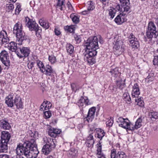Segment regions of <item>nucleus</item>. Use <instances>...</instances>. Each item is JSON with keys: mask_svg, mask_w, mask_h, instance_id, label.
Listing matches in <instances>:
<instances>
[{"mask_svg": "<svg viewBox=\"0 0 158 158\" xmlns=\"http://www.w3.org/2000/svg\"><path fill=\"white\" fill-rule=\"evenodd\" d=\"M45 22H46L45 21L42 19H40L39 21V23L40 24V25L42 27L43 26V25H44V24Z\"/></svg>", "mask_w": 158, "mask_h": 158, "instance_id": "e2e57ef3", "label": "nucleus"}, {"mask_svg": "<svg viewBox=\"0 0 158 158\" xmlns=\"http://www.w3.org/2000/svg\"><path fill=\"white\" fill-rule=\"evenodd\" d=\"M153 79V77H151L148 76L145 78V82L148 84H150L152 83Z\"/></svg>", "mask_w": 158, "mask_h": 158, "instance_id": "a18cd8bd", "label": "nucleus"}, {"mask_svg": "<svg viewBox=\"0 0 158 158\" xmlns=\"http://www.w3.org/2000/svg\"><path fill=\"white\" fill-rule=\"evenodd\" d=\"M129 121L127 119H124L122 117L119 118L117 122L119 123V126L123 128L131 130L130 125L131 123L129 122Z\"/></svg>", "mask_w": 158, "mask_h": 158, "instance_id": "1a4fd4ad", "label": "nucleus"}, {"mask_svg": "<svg viewBox=\"0 0 158 158\" xmlns=\"http://www.w3.org/2000/svg\"><path fill=\"white\" fill-rule=\"evenodd\" d=\"M10 138V134L7 131H4L2 132L1 140H0V152H6L8 149L7 143Z\"/></svg>", "mask_w": 158, "mask_h": 158, "instance_id": "7ed1b4c3", "label": "nucleus"}, {"mask_svg": "<svg viewBox=\"0 0 158 158\" xmlns=\"http://www.w3.org/2000/svg\"><path fill=\"white\" fill-rule=\"evenodd\" d=\"M93 129H90L89 131V134L87 138L86 141L87 146L88 147H92L94 143L93 135H92Z\"/></svg>", "mask_w": 158, "mask_h": 158, "instance_id": "2eb2a0df", "label": "nucleus"}, {"mask_svg": "<svg viewBox=\"0 0 158 158\" xmlns=\"http://www.w3.org/2000/svg\"><path fill=\"white\" fill-rule=\"evenodd\" d=\"M109 15L110 16V18L112 19L114 18L116 12L113 7H111L109 10Z\"/></svg>", "mask_w": 158, "mask_h": 158, "instance_id": "c9c22d12", "label": "nucleus"}, {"mask_svg": "<svg viewBox=\"0 0 158 158\" xmlns=\"http://www.w3.org/2000/svg\"><path fill=\"white\" fill-rule=\"evenodd\" d=\"M140 94V92L138 85L135 83L134 84L132 87L131 95L133 98L138 97Z\"/></svg>", "mask_w": 158, "mask_h": 158, "instance_id": "412c9836", "label": "nucleus"}, {"mask_svg": "<svg viewBox=\"0 0 158 158\" xmlns=\"http://www.w3.org/2000/svg\"><path fill=\"white\" fill-rule=\"evenodd\" d=\"M55 34L57 35H60V32L59 30L56 28H55L54 31Z\"/></svg>", "mask_w": 158, "mask_h": 158, "instance_id": "0e129e2a", "label": "nucleus"}, {"mask_svg": "<svg viewBox=\"0 0 158 158\" xmlns=\"http://www.w3.org/2000/svg\"><path fill=\"white\" fill-rule=\"evenodd\" d=\"M136 40H129V42L131 44V46L133 48H137L139 47V43Z\"/></svg>", "mask_w": 158, "mask_h": 158, "instance_id": "2f4dec72", "label": "nucleus"}, {"mask_svg": "<svg viewBox=\"0 0 158 158\" xmlns=\"http://www.w3.org/2000/svg\"><path fill=\"white\" fill-rule=\"evenodd\" d=\"M116 85L117 88L121 89H122L125 86V83L120 81H117Z\"/></svg>", "mask_w": 158, "mask_h": 158, "instance_id": "58836bf2", "label": "nucleus"}, {"mask_svg": "<svg viewBox=\"0 0 158 158\" xmlns=\"http://www.w3.org/2000/svg\"><path fill=\"white\" fill-rule=\"evenodd\" d=\"M22 29V24L20 22L17 23L13 28V33L16 35V41L19 42L18 44L20 45L25 41L29 43V38Z\"/></svg>", "mask_w": 158, "mask_h": 158, "instance_id": "f03ea898", "label": "nucleus"}, {"mask_svg": "<svg viewBox=\"0 0 158 158\" xmlns=\"http://www.w3.org/2000/svg\"><path fill=\"white\" fill-rule=\"evenodd\" d=\"M137 104L141 107H142L143 106L144 104L143 101L142 100L140 101H139L138 103H137Z\"/></svg>", "mask_w": 158, "mask_h": 158, "instance_id": "680f3d73", "label": "nucleus"}, {"mask_svg": "<svg viewBox=\"0 0 158 158\" xmlns=\"http://www.w3.org/2000/svg\"><path fill=\"white\" fill-rule=\"evenodd\" d=\"M93 129L94 130L92 132H95L96 133L95 134V136L100 139V140L102 139V138L104 136L105 133L104 131L100 128H96V129Z\"/></svg>", "mask_w": 158, "mask_h": 158, "instance_id": "a211bd4d", "label": "nucleus"}, {"mask_svg": "<svg viewBox=\"0 0 158 158\" xmlns=\"http://www.w3.org/2000/svg\"><path fill=\"white\" fill-rule=\"evenodd\" d=\"M21 8L20 5H17L16 8L15 9V14L16 15H18L20 11H21Z\"/></svg>", "mask_w": 158, "mask_h": 158, "instance_id": "3c124183", "label": "nucleus"}, {"mask_svg": "<svg viewBox=\"0 0 158 158\" xmlns=\"http://www.w3.org/2000/svg\"><path fill=\"white\" fill-rule=\"evenodd\" d=\"M66 50L69 54H72L74 51L73 46L70 44L67 43L66 44Z\"/></svg>", "mask_w": 158, "mask_h": 158, "instance_id": "f704fd0d", "label": "nucleus"}, {"mask_svg": "<svg viewBox=\"0 0 158 158\" xmlns=\"http://www.w3.org/2000/svg\"><path fill=\"white\" fill-rule=\"evenodd\" d=\"M126 14L125 13H120L118 15L115 19V22L118 24H121L126 20L125 17Z\"/></svg>", "mask_w": 158, "mask_h": 158, "instance_id": "6ab92c4d", "label": "nucleus"}, {"mask_svg": "<svg viewBox=\"0 0 158 158\" xmlns=\"http://www.w3.org/2000/svg\"><path fill=\"white\" fill-rule=\"evenodd\" d=\"M110 158H126L125 153L122 152H118L116 154V150L113 149L111 150Z\"/></svg>", "mask_w": 158, "mask_h": 158, "instance_id": "f8f14e48", "label": "nucleus"}, {"mask_svg": "<svg viewBox=\"0 0 158 158\" xmlns=\"http://www.w3.org/2000/svg\"><path fill=\"white\" fill-rule=\"evenodd\" d=\"M87 3L88 5L87 6V10H85L82 12V14L84 15H85L89 13L90 11L93 10L95 8L92 2L91 1H89L87 2Z\"/></svg>", "mask_w": 158, "mask_h": 158, "instance_id": "b1692460", "label": "nucleus"}, {"mask_svg": "<svg viewBox=\"0 0 158 158\" xmlns=\"http://www.w3.org/2000/svg\"><path fill=\"white\" fill-rule=\"evenodd\" d=\"M142 120L141 118H139L135 122V124L134 125L131 123V124L130 125V128L131 129V130H134L140 128L142 125Z\"/></svg>", "mask_w": 158, "mask_h": 158, "instance_id": "bb28decb", "label": "nucleus"}, {"mask_svg": "<svg viewBox=\"0 0 158 158\" xmlns=\"http://www.w3.org/2000/svg\"><path fill=\"white\" fill-rule=\"evenodd\" d=\"M0 158H9V157L6 154L0 155Z\"/></svg>", "mask_w": 158, "mask_h": 158, "instance_id": "69168bd1", "label": "nucleus"}, {"mask_svg": "<svg viewBox=\"0 0 158 158\" xmlns=\"http://www.w3.org/2000/svg\"><path fill=\"white\" fill-rule=\"evenodd\" d=\"M123 41L121 37H120L114 41L113 50L114 53L117 56L121 55L124 51V45Z\"/></svg>", "mask_w": 158, "mask_h": 158, "instance_id": "39448f33", "label": "nucleus"}, {"mask_svg": "<svg viewBox=\"0 0 158 158\" xmlns=\"http://www.w3.org/2000/svg\"><path fill=\"white\" fill-rule=\"evenodd\" d=\"M113 8H114V10H115L116 11H122L123 12H124L123 11V9L122 6H121L119 4H116V5L114 6Z\"/></svg>", "mask_w": 158, "mask_h": 158, "instance_id": "4c0bfd02", "label": "nucleus"}, {"mask_svg": "<svg viewBox=\"0 0 158 158\" xmlns=\"http://www.w3.org/2000/svg\"><path fill=\"white\" fill-rule=\"evenodd\" d=\"M64 29L70 33H73L74 31V29L73 27L67 26L64 27Z\"/></svg>", "mask_w": 158, "mask_h": 158, "instance_id": "79ce46f5", "label": "nucleus"}, {"mask_svg": "<svg viewBox=\"0 0 158 158\" xmlns=\"http://www.w3.org/2000/svg\"><path fill=\"white\" fill-rule=\"evenodd\" d=\"M71 87L73 90L74 92H76L77 90H79L80 88L78 85L74 83L71 84Z\"/></svg>", "mask_w": 158, "mask_h": 158, "instance_id": "ea45409f", "label": "nucleus"}, {"mask_svg": "<svg viewBox=\"0 0 158 158\" xmlns=\"http://www.w3.org/2000/svg\"><path fill=\"white\" fill-rule=\"evenodd\" d=\"M113 118L111 117H110V118L108 121H106V124L109 127L112 126L113 123Z\"/></svg>", "mask_w": 158, "mask_h": 158, "instance_id": "09e8293b", "label": "nucleus"}, {"mask_svg": "<svg viewBox=\"0 0 158 158\" xmlns=\"http://www.w3.org/2000/svg\"><path fill=\"white\" fill-rule=\"evenodd\" d=\"M126 102L127 104H130L131 102V98L130 96L123 99Z\"/></svg>", "mask_w": 158, "mask_h": 158, "instance_id": "6e6d98bb", "label": "nucleus"}, {"mask_svg": "<svg viewBox=\"0 0 158 158\" xmlns=\"http://www.w3.org/2000/svg\"><path fill=\"white\" fill-rule=\"evenodd\" d=\"M54 148L47 145H44L42 149V152L45 155H48L52 151V148Z\"/></svg>", "mask_w": 158, "mask_h": 158, "instance_id": "c756f323", "label": "nucleus"}, {"mask_svg": "<svg viewBox=\"0 0 158 158\" xmlns=\"http://www.w3.org/2000/svg\"><path fill=\"white\" fill-rule=\"evenodd\" d=\"M42 27H44V28H45L46 29L48 28L49 27V25L48 23L45 22L44 24V25Z\"/></svg>", "mask_w": 158, "mask_h": 158, "instance_id": "052dcab7", "label": "nucleus"}, {"mask_svg": "<svg viewBox=\"0 0 158 158\" xmlns=\"http://www.w3.org/2000/svg\"><path fill=\"white\" fill-rule=\"evenodd\" d=\"M43 140L44 142L46 143L45 145L49 146L52 148L55 147L56 145L53 139L45 137L43 138Z\"/></svg>", "mask_w": 158, "mask_h": 158, "instance_id": "4be33fe9", "label": "nucleus"}, {"mask_svg": "<svg viewBox=\"0 0 158 158\" xmlns=\"http://www.w3.org/2000/svg\"><path fill=\"white\" fill-rule=\"evenodd\" d=\"M13 97L12 95H9L5 98V103L9 107H12L14 106Z\"/></svg>", "mask_w": 158, "mask_h": 158, "instance_id": "393cba45", "label": "nucleus"}, {"mask_svg": "<svg viewBox=\"0 0 158 158\" xmlns=\"http://www.w3.org/2000/svg\"><path fill=\"white\" fill-rule=\"evenodd\" d=\"M154 58L153 60V64L157 65L158 64V49L154 52Z\"/></svg>", "mask_w": 158, "mask_h": 158, "instance_id": "473e14b6", "label": "nucleus"}, {"mask_svg": "<svg viewBox=\"0 0 158 158\" xmlns=\"http://www.w3.org/2000/svg\"><path fill=\"white\" fill-rule=\"evenodd\" d=\"M67 5L68 7L69 8V9H70V10L72 9L73 8L72 6L69 2V1L68 2L67 4Z\"/></svg>", "mask_w": 158, "mask_h": 158, "instance_id": "338daca9", "label": "nucleus"}, {"mask_svg": "<svg viewBox=\"0 0 158 158\" xmlns=\"http://www.w3.org/2000/svg\"><path fill=\"white\" fill-rule=\"evenodd\" d=\"M130 96L129 94L127 92L124 93L123 95V99L127 97Z\"/></svg>", "mask_w": 158, "mask_h": 158, "instance_id": "774afa93", "label": "nucleus"}, {"mask_svg": "<svg viewBox=\"0 0 158 158\" xmlns=\"http://www.w3.org/2000/svg\"><path fill=\"white\" fill-rule=\"evenodd\" d=\"M97 154L99 155H101L102 154V148L101 145L100 144H99L98 147V148L97 150Z\"/></svg>", "mask_w": 158, "mask_h": 158, "instance_id": "864d4df0", "label": "nucleus"}, {"mask_svg": "<svg viewBox=\"0 0 158 158\" xmlns=\"http://www.w3.org/2000/svg\"><path fill=\"white\" fill-rule=\"evenodd\" d=\"M0 59L2 63L6 66L9 65L10 61L7 52L3 50L0 53Z\"/></svg>", "mask_w": 158, "mask_h": 158, "instance_id": "9d476101", "label": "nucleus"}, {"mask_svg": "<svg viewBox=\"0 0 158 158\" xmlns=\"http://www.w3.org/2000/svg\"><path fill=\"white\" fill-rule=\"evenodd\" d=\"M148 116L152 120L156 119L158 118L157 113L156 112H151L149 113Z\"/></svg>", "mask_w": 158, "mask_h": 158, "instance_id": "72a5a7b5", "label": "nucleus"}, {"mask_svg": "<svg viewBox=\"0 0 158 158\" xmlns=\"http://www.w3.org/2000/svg\"><path fill=\"white\" fill-rule=\"evenodd\" d=\"M75 40L77 43H80L81 41V37L80 35H75L74 36Z\"/></svg>", "mask_w": 158, "mask_h": 158, "instance_id": "8fccbe9b", "label": "nucleus"}, {"mask_svg": "<svg viewBox=\"0 0 158 158\" xmlns=\"http://www.w3.org/2000/svg\"><path fill=\"white\" fill-rule=\"evenodd\" d=\"M85 45L88 51H97L96 50L99 48L97 37L96 36L90 37L85 43Z\"/></svg>", "mask_w": 158, "mask_h": 158, "instance_id": "20e7f679", "label": "nucleus"}, {"mask_svg": "<svg viewBox=\"0 0 158 158\" xmlns=\"http://www.w3.org/2000/svg\"><path fill=\"white\" fill-rule=\"evenodd\" d=\"M48 59L52 64H53L56 61V58L55 57L52 55L49 56Z\"/></svg>", "mask_w": 158, "mask_h": 158, "instance_id": "37998d69", "label": "nucleus"}, {"mask_svg": "<svg viewBox=\"0 0 158 158\" xmlns=\"http://www.w3.org/2000/svg\"><path fill=\"white\" fill-rule=\"evenodd\" d=\"M44 118H50L51 116V113L50 110L46 111L44 112Z\"/></svg>", "mask_w": 158, "mask_h": 158, "instance_id": "49530a36", "label": "nucleus"}, {"mask_svg": "<svg viewBox=\"0 0 158 158\" xmlns=\"http://www.w3.org/2000/svg\"><path fill=\"white\" fill-rule=\"evenodd\" d=\"M73 21L76 23H78L79 19L77 16H74L72 18Z\"/></svg>", "mask_w": 158, "mask_h": 158, "instance_id": "5fc2aeb1", "label": "nucleus"}, {"mask_svg": "<svg viewBox=\"0 0 158 158\" xmlns=\"http://www.w3.org/2000/svg\"><path fill=\"white\" fill-rule=\"evenodd\" d=\"M96 111V108L93 107L89 109V111L86 117V120L89 122H91L94 117L95 113Z\"/></svg>", "mask_w": 158, "mask_h": 158, "instance_id": "dca6fc26", "label": "nucleus"}, {"mask_svg": "<svg viewBox=\"0 0 158 158\" xmlns=\"http://www.w3.org/2000/svg\"><path fill=\"white\" fill-rule=\"evenodd\" d=\"M128 39L129 42L130 40H137L132 33H131L129 35L128 37Z\"/></svg>", "mask_w": 158, "mask_h": 158, "instance_id": "4d7b16f0", "label": "nucleus"}, {"mask_svg": "<svg viewBox=\"0 0 158 158\" xmlns=\"http://www.w3.org/2000/svg\"><path fill=\"white\" fill-rule=\"evenodd\" d=\"M77 152V151L75 150L74 149H72L69 152V153L70 155V157L75 156Z\"/></svg>", "mask_w": 158, "mask_h": 158, "instance_id": "a19ab883", "label": "nucleus"}, {"mask_svg": "<svg viewBox=\"0 0 158 158\" xmlns=\"http://www.w3.org/2000/svg\"><path fill=\"white\" fill-rule=\"evenodd\" d=\"M156 29V26L154 23L152 21L149 22L146 31L147 37L149 39H152V38H156L158 36V33Z\"/></svg>", "mask_w": 158, "mask_h": 158, "instance_id": "423d86ee", "label": "nucleus"}, {"mask_svg": "<svg viewBox=\"0 0 158 158\" xmlns=\"http://www.w3.org/2000/svg\"><path fill=\"white\" fill-rule=\"evenodd\" d=\"M14 104L16 106L17 108H22L23 103L22 101L21 98L18 96L15 97L14 99Z\"/></svg>", "mask_w": 158, "mask_h": 158, "instance_id": "5701e85b", "label": "nucleus"}, {"mask_svg": "<svg viewBox=\"0 0 158 158\" xmlns=\"http://www.w3.org/2000/svg\"><path fill=\"white\" fill-rule=\"evenodd\" d=\"M109 72L111 73L112 76L114 78L117 77L120 75L118 68L112 69Z\"/></svg>", "mask_w": 158, "mask_h": 158, "instance_id": "7c9ffc66", "label": "nucleus"}, {"mask_svg": "<svg viewBox=\"0 0 158 158\" xmlns=\"http://www.w3.org/2000/svg\"><path fill=\"white\" fill-rule=\"evenodd\" d=\"M37 65L38 67L40 69V71H41L42 69H44V66L43 63L39 60H37Z\"/></svg>", "mask_w": 158, "mask_h": 158, "instance_id": "c03bdc74", "label": "nucleus"}, {"mask_svg": "<svg viewBox=\"0 0 158 158\" xmlns=\"http://www.w3.org/2000/svg\"><path fill=\"white\" fill-rule=\"evenodd\" d=\"M130 0H119L123 9V11L127 12L130 10Z\"/></svg>", "mask_w": 158, "mask_h": 158, "instance_id": "f3484780", "label": "nucleus"}, {"mask_svg": "<svg viewBox=\"0 0 158 158\" xmlns=\"http://www.w3.org/2000/svg\"><path fill=\"white\" fill-rule=\"evenodd\" d=\"M34 64V63L33 62H29L28 63L27 65L28 69H31L33 67Z\"/></svg>", "mask_w": 158, "mask_h": 158, "instance_id": "bf43d9fd", "label": "nucleus"}, {"mask_svg": "<svg viewBox=\"0 0 158 158\" xmlns=\"http://www.w3.org/2000/svg\"><path fill=\"white\" fill-rule=\"evenodd\" d=\"M30 52V48L28 47L18 48L17 51V55L20 58L26 57L29 56Z\"/></svg>", "mask_w": 158, "mask_h": 158, "instance_id": "6e6552de", "label": "nucleus"}, {"mask_svg": "<svg viewBox=\"0 0 158 158\" xmlns=\"http://www.w3.org/2000/svg\"><path fill=\"white\" fill-rule=\"evenodd\" d=\"M6 7L8 9V11H10L13 10L14 8V5L12 4H6Z\"/></svg>", "mask_w": 158, "mask_h": 158, "instance_id": "de8ad7c7", "label": "nucleus"}, {"mask_svg": "<svg viewBox=\"0 0 158 158\" xmlns=\"http://www.w3.org/2000/svg\"><path fill=\"white\" fill-rule=\"evenodd\" d=\"M26 21H28L27 23V26L31 31L35 30L38 29L39 27L38 25L35 22L31 21L29 18L27 17L25 18Z\"/></svg>", "mask_w": 158, "mask_h": 158, "instance_id": "4468645a", "label": "nucleus"}, {"mask_svg": "<svg viewBox=\"0 0 158 158\" xmlns=\"http://www.w3.org/2000/svg\"><path fill=\"white\" fill-rule=\"evenodd\" d=\"M17 155L14 156L12 158H23L21 155H24L27 158H35L38 154L36 142L34 140L31 141H27L23 144L20 143L15 149Z\"/></svg>", "mask_w": 158, "mask_h": 158, "instance_id": "f257e3e1", "label": "nucleus"}, {"mask_svg": "<svg viewBox=\"0 0 158 158\" xmlns=\"http://www.w3.org/2000/svg\"><path fill=\"white\" fill-rule=\"evenodd\" d=\"M61 132V130L60 129L51 128L49 129L48 133V135L50 136L56 137L57 135L60 134Z\"/></svg>", "mask_w": 158, "mask_h": 158, "instance_id": "aec40b11", "label": "nucleus"}, {"mask_svg": "<svg viewBox=\"0 0 158 158\" xmlns=\"http://www.w3.org/2000/svg\"><path fill=\"white\" fill-rule=\"evenodd\" d=\"M92 102H90L87 97H81L77 102V105L79 107L81 106L83 107L86 106L91 105Z\"/></svg>", "mask_w": 158, "mask_h": 158, "instance_id": "ddd939ff", "label": "nucleus"}, {"mask_svg": "<svg viewBox=\"0 0 158 158\" xmlns=\"http://www.w3.org/2000/svg\"><path fill=\"white\" fill-rule=\"evenodd\" d=\"M0 126L4 129L9 130L10 128V126L9 123L4 120L0 121Z\"/></svg>", "mask_w": 158, "mask_h": 158, "instance_id": "c85d7f7f", "label": "nucleus"}, {"mask_svg": "<svg viewBox=\"0 0 158 158\" xmlns=\"http://www.w3.org/2000/svg\"><path fill=\"white\" fill-rule=\"evenodd\" d=\"M7 46L8 49L12 52H15L17 54V51L18 48L17 46V44L14 42H11L10 43H8Z\"/></svg>", "mask_w": 158, "mask_h": 158, "instance_id": "a878e982", "label": "nucleus"}, {"mask_svg": "<svg viewBox=\"0 0 158 158\" xmlns=\"http://www.w3.org/2000/svg\"><path fill=\"white\" fill-rule=\"evenodd\" d=\"M35 34L36 36L38 37H40L41 36L40 33L41 32V30L40 27H38V29H37L35 30Z\"/></svg>", "mask_w": 158, "mask_h": 158, "instance_id": "603ef678", "label": "nucleus"}, {"mask_svg": "<svg viewBox=\"0 0 158 158\" xmlns=\"http://www.w3.org/2000/svg\"><path fill=\"white\" fill-rule=\"evenodd\" d=\"M45 101H44V102L42 104L41 106L40 107V110L41 111H43L44 110V108L45 107Z\"/></svg>", "mask_w": 158, "mask_h": 158, "instance_id": "13d9d810", "label": "nucleus"}, {"mask_svg": "<svg viewBox=\"0 0 158 158\" xmlns=\"http://www.w3.org/2000/svg\"><path fill=\"white\" fill-rule=\"evenodd\" d=\"M88 53L85 55L84 58L85 61L89 64L92 65L95 62V56L96 55L97 51H88Z\"/></svg>", "mask_w": 158, "mask_h": 158, "instance_id": "0eeeda50", "label": "nucleus"}, {"mask_svg": "<svg viewBox=\"0 0 158 158\" xmlns=\"http://www.w3.org/2000/svg\"><path fill=\"white\" fill-rule=\"evenodd\" d=\"M65 0H58L56 6L57 7H59V8L61 10H63L62 6H64V2Z\"/></svg>", "mask_w": 158, "mask_h": 158, "instance_id": "e433bc0d", "label": "nucleus"}, {"mask_svg": "<svg viewBox=\"0 0 158 158\" xmlns=\"http://www.w3.org/2000/svg\"><path fill=\"white\" fill-rule=\"evenodd\" d=\"M9 42V40L7 37L6 32L2 30L0 32V43L2 45H6Z\"/></svg>", "mask_w": 158, "mask_h": 158, "instance_id": "9b49d317", "label": "nucleus"}, {"mask_svg": "<svg viewBox=\"0 0 158 158\" xmlns=\"http://www.w3.org/2000/svg\"><path fill=\"white\" fill-rule=\"evenodd\" d=\"M53 72L51 67L49 65H47L43 69H42L41 70L42 73H44V74L47 76H51Z\"/></svg>", "mask_w": 158, "mask_h": 158, "instance_id": "cd10ccee", "label": "nucleus"}]
</instances>
